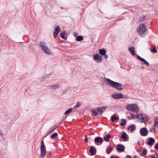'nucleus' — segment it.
Listing matches in <instances>:
<instances>
[{
    "instance_id": "obj_28",
    "label": "nucleus",
    "mask_w": 158,
    "mask_h": 158,
    "mask_svg": "<svg viewBox=\"0 0 158 158\" xmlns=\"http://www.w3.org/2000/svg\"><path fill=\"white\" fill-rule=\"evenodd\" d=\"M48 86L49 87L52 88V89H54L58 88L59 86V84H55L53 85H49Z\"/></svg>"
},
{
    "instance_id": "obj_46",
    "label": "nucleus",
    "mask_w": 158,
    "mask_h": 158,
    "mask_svg": "<svg viewBox=\"0 0 158 158\" xmlns=\"http://www.w3.org/2000/svg\"><path fill=\"white\" fill-rule=\"evenodd\" d=\"M141 67H140V68L142 69H144V67L143 65V64L142 63H141Z\"/></svg>"
},
{
    "instance_id": "obj_32",
    "label": "nucleus",
    "mask_w": 158,
    "mask_h": 158,
    "mask_svg": "<svg viewBox=\"0 0 158 158\" xmlns=\"http://www.w3.org/2000/svg\"><path fill=\"white\" fill-rule=\"evenodd\" d=\"M58 135L57 133H54L50 137L52 139H54L56 138V137L58 136Z\"/></svg>"
},
{
    "instance_id": "obj_30",
    "label": "nucleus",
    "mask_w": 158,
    "mask_h": 158,
    "mask_svg": "<svg viewBox=\"0 0 158 158\" xmlns=\"http://www.w3.org/2000/svg\"><path fill=\"white\" fill-rule=\"evenodd\" d=\"M146 19V16H144L143 17H141L139 18L137 22H142L143 21Z\"/></svg>"
},
{
    "instance_id": "obj_51",
    "label": "nucleus",
    "mask_w": 158,
    "mask_h": 158,
    "mask_svg": "<svg viewBox=\"0 0 158 158\" xmlns=\"http://www.w3.org/2000/svg\"><path fill=\"white\" fill-rule=\"evenodd\" d=\"M150 131H151V132H152V131L151 129H150Z\"/></svg>"
},
{
    "instance_id": "obj_48",
    "label": "nucleus",
    "mask_w": 158,
    "mask_h": 158,
    "mask_svg": "<svg viewBox=\"0 0 158 158\" xmlns=\"http://www.w3.org/2000/svg\"><path fill=\"white\" fill-rule=\"evenodd\" d=\"M110 158H118V157L117 156V157H114V156H111Z\"/></svg>"
},
{
    "instance_id": "obj_9",
    "label": "nucleus",
    "mask_w": 158,
    "mask_h": 158,
    "mask_svg": "<svg viewBox=\"0 0 158 158\" xmlns=\"http://www.w3.org/2000/svg\"><path fill=\"white\" fill-rule=\"evenodd\" d=\"M60 31V29L59 26H57L53 32V36L54 38H56L59 32Z\"/></svg>"
},
{
    "instance_id": "obj_21",
    "label": "nucleus",
    "mask_w": 158,
    "mask_h": 158,
    "mask_svg": "<svg viewBox=\"0 0 158 158\" xmlns=\"http://www.w3.org/2000/svg\"><path fill=\"white\" fill-rule=\"evenodd\" d=\"M119 117L118 116L116 117L115 114H113L111 117V120L112 122H114L115 121L118 120Z\"/></svg>"
},
{
    "instance_id": "obj_12",
    "label": "nucleus",
    "mask_w": 158,
    "mask_h": 158,
    "mask_svg": "<svg viewBox=\"0 0 158 158\" xmlns=\"http://www.w3.org/2000/svg\"><path fill=\"white\" fill-rule=\"evenodd\" d=\"M125 148V146L122 144H118L117 145L116 149L119 152H123Z\"/></svg>"
},
{
    "instance_id": "obj_11",
    "label": "nucleus",
    "mask_w": 158,
    "mask_h": 158,
    "mask_svg": "<svg viewBox=\"0 0 158 158\" xmlns=\"http://www.w3.org/2000/svg\"><path fill=\"white\" fill-rule=\"evenodd\" d=\"M103 141L102 138L100 137H97L95 138L94 140V142L96 144L99 143H100V144H102Z\"/></svg>"
},
{
    "instance_id": "obj_17",
    "label": "nucleus",
    "mask_w": 158,
    "mask_h": 158,
    "mask_svg": "<svg viewBox=\"0 0 158 158\" xmlns=\"http://www.w3.org/2000/svg\"><path fill=\"white\" fill-rule=\"evenodd\" d=\"M155 140L153 138H149V140L147 143V144L148 145L152 146L153 144L155 143Z\"/></svg>"
},
{
    "instance_id": "obj_13",
    "label": "nucleus",
    "mask_w": 158,
    "mask_h": 158,
    "mask_svg": "<svg viewBox=\"0 0 158 158\" xmlns=\"http://www.w3.org/2000/svg\"><path fill=\"white\" fill-rule=\"evenodd\" d=\"M94 60H96L98 62L101 61L102 60V56L97 54L94 55Z\"/></svg>"
},
{
    "instance_id": "obj_33",
    "label": "nucleus",
    "mask_w": 158,
    "mask_h": 158,
    "mask_svg": "<svg viewBox=\"0 0 158 158\" xmlns=\"http://www.w3.org/2000/svg\"><path fill=\"white\" fill-rule=\"evenodd\" d=\"M147 153V150L146 149H144L143 150L142 153H141L140 155L141 156H145Z\"/></svg>"
},
{
    "instance_id": "obj_35",
    "label": "nucleus",
    "mask_w": 158,
    "mask_h": 158,
    "mask_svg": "<svg viewBox=\"0 0 158 158\" xmlns=\"http://www.w3.org/2000/svg\"><path fill=\"white\" fill-rule=\"evenodd\" d=\"M72 111V108H69L66 110L64 113V114L67 115L70 113Z\"/></svg>"
},
{
    "instance_id": "obj_27",
    "label": "nucleus",
    "mask_w": 158,
    "mask_h": 158,
    "mask_svg": "<svg viewBox=\"0 0 158 158\" xmlns=\"http://www.w3.org/2000/svg\"><path fill=\"white\" fill-rule=\"evenodd\" d=\"M136 127L135 125L134 124H132L131 126H129L127 127V129L129 130L130 129V131H132L135 129Z\"/></svg>"
},
{
    "instance_id": "obj_18",
    "label": "nucleus",
    "mask_w": 158,
    "mask_h": 158,
    "mask_svg": "<svg viewBox=\"0 0 158 158\" xmlns=\"http://www.w3.org/2000/svg\"><path fill=\"white\" fill-rule=\"evenodd\" d=\"M57 126L56 125H54L53 126L51 127L50 129L49 130V131L48 132H47L46 134L47 135H48L50 134L52 132H53L56 128Z\"/></svg>"
},
{
    "instance_id": "obj_50",
    "label": "nucleus",
    "mask_w": 158,
    "mask_h": 158,
    "mask_svg": "<svg viewBox=\"0 0 158 158\" xmlns=\"http://www.w3.org/2000/svg\"><path fill=\"white\" fill-rule=\"evenodd\" d=\"M62 123V121H61L60 122V123H59V125H60V124H61V123Z\"/></svg>"
},
{
    "instance_id": "obj_40",
    "label": "nucleus",
    "mask_w": 158,
    "mask_h": 158,
    "mask_svg": "<svg viewBox=\"0 0 158 158\" xmlns=\"http://www.w3.org/2000/svg\"><path fill=\"white\" fill-rule=\"evenodd\" d=\"M78 35V34L77 32H74L73 33V35L75 37H77Z\"/></svg>"
},
{
    "instance_id": "obj_5",
    "label": "nucleus",
    "mask_w": 158,
    "mask_h": 158,
    "mask_svg": "<svg viewBox=\"0 0 158 158\" xmlns=\"http://www.w3.org/2000/svg\"><path fill=\"white\" fill-rule=\"evenodd\" d=\"M40 151L41 153L40 156L41 158H43L45 156L46 153V147L43 140L41 141Z\"/></svg>"
},
{
    "instance_id": "obj_20",
    "label": "nucleus",
    "mask_w": 158,
    "mask_h": 158,
    "mask_svg": "<svg viewBox=\"0 0 158 158\" xmlns=\"http://www.w3.org/2000/svg\"><path fill=\"white\" fill-rule=\"evenodd\" d=\"M111 137V136L109 134H106L105 135L104 137V139L106 142H109L110 141V138Z\"/></svg>"
},
{
    "instance_id": "obj_8",
    "label": "nucleus",
    "mask_w": 158,
    "mask_h": 158,
    "mask_svg": "<svg viewBox=\"0 0 158 158\" xmlns=\"http://www.w3.org/2000/svg\"><path fill=\"white\" fill-rule=\"evenodd\" d=\"M60 31V29L59 26H57L53 32V36L54 38H56L59 32Z\"/></svg>"
},
{
    "instance_id": "obj_41",
    "label": "nucleus",
    "mask_w": 158,
    "mask_h": 158,
    "mask_svg": "<svg viewBox=\"0 0 158 158\" xmlns=\"http://www.w3.org/2000/svg\"><path fill=\"white\" fill-rule=\"evenodd\" d=\"M84 141L85 142H87L88 141V138L86 136H85Z\"/></svg>"
},
{
    "instance_id": "obj_23",
    "label": "nucleus",
    "mask_w": 158,
    "mask_h": 158,
    "mask_svg": "<svg viewBox=\"0 0 158 158\" xmlns=\"http://www.w3.org/2000/svg\"><path fill=\"white\" fill-rule=\"evenodd\" d=\"M99 53L100 55L103 56L106 54V50L104 49H100L99 51Z\"/></svg>"
},
{
    "instance_id": "obj_29",
    "label": "nucleus",
    "mask_w": 158,
    "mask_h": 158,
    "mask_svg": "<svg viewBox=\"0 0 158 158\" xmlns=\"http://www.w3.org/2000/svg\"><path fill=\"white\" fill-rule=\"evenodd\" d=\"M83 39V37L82 36L80 35L77 36L76 38V40L78 41H81Z\"/></svg>"
},
{
    "instance_id": "obj_7",
    "label": "nucleus",
    "mask_w": 158,
    "mask_h": 158,
    "mask_svg": "<svg viewBox=\"0 0 158 158\" xmlns=\"http://www.w3.org/2000/svg\"><path fill=\"white\" fill-rule=\"evenodd\" d=\"M140 132L141 135L146 136L148 134V131L146 127H143L140 130Z\"/></svg>"
},
{
    "instance_id": "obj_49",
    "label": "nucleus",
    "mask_w": 158,
    "mask_h": 158,
    "mask_svg": "<svg viewBox=\"0 0 158 158\" xmlns=\"http://www.w3.org/2000/svg\"><path fill=\"white\" fill-rule=\"evenodd\" d=\"M133 158H138V156L137 155H135L134 156Z\"/></svg>"
},
{
    "instance_id": "obj_10",
    "label": "nucleus",
    "mask_w": 158,
    "mask_h": 158,
    "mask_svg": "<svg viewBox=\"0 0 158 158\" xmlns=\"http://www.w3.org/2000/svg\"><path fill=\"white\" fill-rule=\"evenodd\" d=\"M139 116H140V119L142 122L144 121L145 122H147L148 121V117L146 114H139Z\"/></svg>"
},
{
    "instance_id": "obj_26",
    "label": "nucleus",
    "mask_w": 158,
    "mask_h": 158,
    "mask_svg": "<svg viewBox=\"0 0 158 158\" xmlns=\"http://www.w3.org/2000/svg\"><path fill=\"white\" fill-rule=\"evenodd\" d=\"M42 51L44 53L47 54H49L51 53L49 48L48 47L46 48H45Z\"/></svg>"
},
{
    "instance_id": "obj_19",
    "label": "nucleus",
    "mask_w": 158,
    "mask_h": 158,
    "mask_svg": "<svg viewBox=\"0 0 158 158\" xmlns=\"http://www.w3.org/2000/svg\"><path fill=\"white\" fill-rule=\"evenodd\" d=\"M67 34L66 32L65 31H63L62 32L60 33V35L61 37L64 40H67Z\"/></svg>"
},
{
    "instance_id": "obj_44",
    "label": "nucleus",
    "mask_w": 158,
    "mask_h": 158,
    "mask_svg": "<svg viewBox=\"0 0 158 158\" xmlns=\"http://www.w3.org/2000/svg\"><path fill=\"white\" fill-rule=\"evenodd\" d=\"M155 148L158 150V143L155 145Z\"/></svg>"
},
{
    "instance_id": "obj_24",
    "label": "nucleus",
    "mask_w": 158,
    "mask_h": 158,
    "mask_svg": "<svg viewBox=\"0 0 158 158\" xmlns=\"http://www.w3.org/2000/svg\"><path fill=\"white\" fill-rule=\"evenodd\" d=\"M42 50L44 49L45 48H46L47 47L45 45V43L44 42H40L39 44Z\"/></svg>"
},
{
    "instance_id": "obj_52",
    "label": "nucleus",
    "mask_w": 158,
    "mask_h": 158,
    "mask_svg": "<svg viewBox=\"0 0 158 158\" xmlns=\"http://www.w3.org/2000/svg\"><path fill=\"white\" fill-rule=\"evenodd\" d=\"M137 143H138V144H140V142H139H139H138Z\"/></svg>"
},
{
    "instance_id": "obj_37",
    "label": "nucleus",
    "mask_w": 158,
    "mask_h": 158,
    "mask_svg": "<svg viewBox=\"0 0 158 158\" xmlns=\"http://www.w3.org/2000/svg\"><path fill=\"white\" fill-rule=\"evenodd\" d=\"M151 157L152 158H158V154L156 153V155H152L151 156Z\"/></svg>"
},
{
    "instance_id": "obj_2",
    "label": "nucleus",
    "mask_w": 158,
    "mask_h": 158,
    "mask_svg": "<svg viewBox=\"0 0 158 158\" xmlns=\"http://www.w3.org/2000/svg\"><path fill=\"white\" fill-rule=\"evenodd\" d=\"M137 31L139 35L142 37H144L148 34V30L145 25L143 23L139 26Z\"/></svg>"
},
{
    "instance_id": "obj_22",
    "label": "nucleus",
    "mask_w": 158,
    "mask_h": 158,
    "mask_svg": "<svg viewBox=\"0 0 158 158\" xmlns=\"http://www.w3.org/2000/svg\"><path fill=\"white\" fill-rule=\"evenodd\" d=\"M158 124V117H156L154 121V123L153 124V129L154 130V131H156V129L155 128V127H156L157 126Z\"/></svg>"
},
{
    "instance_id": "obj_31",
    "label": "nucleus",
    "mask_w": 158,
    "mask_h": 158,
    "mask_svg": "<svg viewBox=\"0 0 158 158\" xmlns=\"http://www.w3.org/2000/svg\"><path fill=\"white\" fill-rule=\"evenodd\" d=\"M113 149L112 148H110V146L108 147L106 150L107 153L108 154H109L112 151Z\"/></svg>"
},
{
    "instance_id": "obj_42",
    "label": "nucleus",
    "mask_w": 158,
    "mask_h": 158,
    "mask_svg": "<svg viewBox=\"0 0 158 158\" xmlns=\"http://www.w3.org/2000/svg\"><path fill=\"white\" fill-rule=\"evenodd\" d=\"M131 119H133L134 118V116L133 114L131 113Z\"/></svg>"
},
{
    "instance_id": "obj_15",
    "label": "nucleus",
    "mask_w": 158,
    "mask_h": 158,
    "mask_svg": "<svg viewBox=\"0 0 158 158\" xmlns=\"http://www.w3.org/2000/svg\"><path fill=\"white\" fill-rule=\"evenodd\" d=\"M96 149L93 147L91 146L90 147L89 152L91 153V155L92 156L95 155L96 153Z\"/></svg>"
},
{
    "instance_id": "obj_3",
    "label": "nucleus",
    "mask_w": 158,
    "mask_h": 158,
    "mask_svg": "<svg viewBox=\"0 0 158 158\" xmlns=\"http://www.w3.org/2000/svg\"><path fill=\"white\" fill-rule=\"evenodd\" d=\"M106 106H102L97 108L95 109H93L92 110V112L95 116H97L98 114L101 115L104 112Z\"/></svg>"
},
{
    "instance_id": "obj_1",
    "label": "nucleus",
    "mask_w": 158,
    "mask_h": 158,
    "mask_svg": "<svg viewBox=\"0 0 158 158\" xmlns=\"http://www.w3.org/2000/svg\"><path fill=\"white\" fill-rule=\"evenodd\" d=\"M107 82L111 87L114 88L117 90L119 91H121L123 89V87H122L123 85L121 84L112 81L109 78L106 79Z\"/></svg>"
},
{
    "instance_id": "obj_53",
    "label": "nucleus",
    "mask_w": 158,
    "mask_h": 158,
    "mask_svg": "<svg viewBox=\"0 0 158 158\" xmlns=\"http://www.w3.org/2000/svg\"><path fill=\"white\" fill-rule=\"evenodd\" d=\"M51 153L50 152V153H49V155H51Z\"/></svg>"
},
{
    "instance_id": "obj_39",
    "label": "nucleus",
    "mask_w": 158,
    "mask_h": 158,
    "mask_svg": "<svg viewBox=\"0 0 158 158\" xmlns=\"http://www.w3.org/2000/svg\"><path fill=\"white\" fill-rule=\"evenodd\" d=\"M139 114H136V115H135V117L136 118H139V119H140V118L139 117V116H139Z\"/></svg>"
},
{
    "instance_id": "obj_14",
    "label": "nucleus",
    "mask_w": 158,
    "mask_h": 158,
    "mask_svg": "<svg viewBox=\"0 0 158 158\" xmlns=\"http://www.w3.org/2000/svg\"><path fill=\"white\" fill-rule=\"evenodd\" d=\"M137 57L138 59L144 63L147 66H149V63L144 59L141 57L137 55Z\"/></svg>"
},
{
    "instance_id": "obj_16",
    "label": "nucleus",
    "mask_w": 158,
    "mask_h": 158,
    "mask_svg": "<svg viewBox=\"0 0 158 158\" xmlns=\"http://www.w3.org/2000/svg\"><path fill=\"white\" fill-rule=\"evenodd\" d=\"M127 136H128L126 133L125 132H124L122 134L121 138L123 139L125 141H128L129 140L128 137Z\"/></svg>"
},
{
    "instance_id": "obj_47",
    "label": "nucleus",
    "mask_w": 158,
    "mask_h": 158,
    "mask_svg": "<svg viewBox=\"0 0 158 158\" xmlns=\"http://www.w3.org/2000/svg\"><path fill=\"white\" fill-rule=\"evenodd\" d=\"M0 135H3V132L1 130H0Z\"/></svg>"
},
{
    "instance_id": "obj_6",
    "label": "nucleus",
    "mask_w": 158,
    "mask_h": 158,
    "mask_svg": "<svg viewBox=\"0 0 158 158\" xmlns=\"http://www.w3.org/2000/svg\"><path fill=\"white\" fill-rule=\"evenodd\" d=\"M112 97L114 99H120L123 98V94L121 93L114 94L112 95Z\"/></svg>"
},
{
    "instance_id": "obj_34",
    "label": "nucleus",
    "mask_w": 158,
    "mask_h": 158,
    "mask_svg": "<svg viewBox=\"0 0 158 158\" xmlns=\"http://www.w3.org/2000/svg\"><path fill=\"white\" fill-rule=\"evenodd\" d=\"M122 122L120 123V125L122 126H124L127 123V121L126 119H122Z\"/></svg>"
},
{
    "instance_id": "obj_38",
    "label": "nucleus",
    "mask_w": 158,
    "mask_h": 158,
    "mask_svg": "<svg viewBox=\"0 0 158 158\" xmlns=\"http://www.w3.org/2000/svg\"><path fill=\"white\" fill-rule=\"evenodd\" d=\"M151 51L154 53H156L157 52V50L156 48L154 47H153Z\"/></svg>"
},
{
    "instance_id": "obj_4",
    "label": "nucleus",
    "mask_w": 158,
    "mask_h": 158,
    "mask_svg": "<svg viewBox=\"0 0 158 158\" xmlns=\"http://www.w3.org/2000/svg\"><path fill=\"white\" fill-rule=\"evenodd\" d=\"M127 109L132 112L137 113L139 111V108L135 104H131L126 106Z\"/></svg>"
},
{
    "instance_id": "obj_43",
    "label": "nucleus",
    "mask_w": 158,
    "mask_h": 158,
    "mask_svg": "<svg viewBox=\"0 0 158 158\" xmlns=\"http://www.w3.org/2000/svg\"><path fill=\"white\" fill-rule=\"evenodd\" d=\"M125 158H132V157L131 156L127 155L126 156Z\"/></svg>"
},
{
    "instance_id": "obj_25",
    "label": "nucleus",
    "mask_w": 158,
    "mask_h": 158,
    "mask_svg": "<svg viewBox=\"0 0 158 158\" xmlns=\"http://www.w3.org/2000/svg\"><path fill=\"white\" fill-rule=\"evenodd\" d=\"M128 50L130 51V52L131 53L132 55L134 56L135 55V48L134 47H131L129 48Z\"/></svg>"
},
{
    "instance_id": "obj_36",
    "label": "nucleus",
    "mask_w": 158,
    "mask_h": 158,
    "mask_svg": "<svg viewBox=\"0 0 158 158\" xmlns=\"http://www.w3.org/2000/svg\"><path fill=\"white\" fill-rule=\"evenodd\" d=\"M81 105V104L80 102H78L74 106V107L76 108L77 107H79Z\"/></svg>"
},
{
    "instance_id": "obj_45",
    "label": "nucleus",
    "mask_w": 158,
    "mask_h": 158,
    "mask_svg": "<svg viewBox=\"0 0 158 158\" xmlns=\"http://www.w3.org/2000/svg\"><path fill=\"white\" fill-rule=\"evenodd\" d=\"M103 56H104V57L106 59H107L108 57V56L107 55H106V54Z\"/></svg>"
}]
</instances>
